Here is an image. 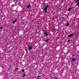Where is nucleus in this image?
Segmentation results:
<instances>
[{
	"mask_svg": "<svg viewBox=\"0 0 79 79\" xmlns=\"http://www.w3.org/2000/svg\"><path fill=\"white\" fill-rule=\"evenodd\" d=\"M49 8V5H46L45 6V7L44 8V11H47V8Z\"/></svg>",
	"mask_w": 79,
	"mask_h": 79,
	"instance_id": "f257e3e1",
	"label": "nucleus"
},
{
	"mask_svg": "<svg viewBox=\"0 0 79 79\" xmlns=\"http://www.w3.org/2000/svg\"><path fill=\"white\" fill-rule=\"evenodd\" d=\"M74 34H71L70 35H68V37H72L73 35Z\"/></svg>",
	"mask_w": 79,
	"mask_h": 79,
	"instance_id": "f03ea898",
	"label": "nucleus"
},
{
	"mask_svg": "<svg viewBox=\"0 0 79 79\" xmlns=\"http://www.w3.org/2000/svg\"><path fill=\"white\" fill-rule=\"evenodd\" d=\"M16 21H17V19H15V20L13 21V24H15V23H16Z\"/></svg>",
	"mask_w": 79,
	"mask_h": 79,
	"instance_id": "7ed1b4c3",
	"label": "nucleus"
},
{
	"mask_svg": "<svg viewBox=\"0 0 79 79\" xmlns=\"http://www.w3.org/2000/svg\"><path fill=\"white\" fill-rule=\"evenodd\" d=\"M30 7H31V5H30V4L28 5L27 7V8H30Z\"/></svg>",
	"mask_w": 79,
	"mask_h": 79,
	"instance_id": "20e7f679",
	"label": "nucleus"
},
{
	"mask_svg": "<svg viewBox=\"0 0 79 79\" xmlns=\"http://www.w3.org/2000/svg\"><path fill=\"white\" fill-rule=\"evenodd\" d=\"M32 48L31 46L29 47L28 48L29 50H32Z\"/></svg>",
	"mask_w": 79,
	"mask_h": 79,
	"instance_id": "39448f33",
	"label": "nucleus"
},
{
	"mask_svg": "<svg viewBox=\"0 0 79 79\" xmlns=\"http://www.w3.org/2000/svg\"><path fill=\"white\" fill-rule=\"evenodd\" d=\"M55 30H56L55 29V28H53L52 30V32H54V31H55Z\"/></svg>",
	"mask_w": 79,
	"mask_h": 79,
	"instance_id": "423d86ee",
	"label": "nucleus"
},
{
	"mask_svg": "<svg viewBox=\"0 0 79 79\" xmlns=\"http://www.w3.org/2000/svg\"><path fill=\"white\" fill-rule=\"evenodd\" d=\"M23 78H24V77H25V76H26V74H25V73H23Z\"/></svg>",
	"mask_w": 79,
	"mask_h": 79,
	"instance_id": "0eeeda50",
	"label": "nucleus"
},
{
	"mask_svg": "<svg viewBox=\"0 0 79 79\" xmlns=\"http://www.w3.org/2000/svg\"><path fill=\"white\" fill-rule=\"evenodd\" d=\"M44 34L46 36H47V35H48V34H47V32H45L44 33Z\"/></svg>",
	"mask_w": 79,
	"mask_h": 79,
	"instance_id": "6e6552de",
	"label": "nucleus"
},
{
	"mask_svg": "<svg viewBox=\"0 0 79 79\" xmlns=\"http://www.w3.org/2000/svg\"><path fill=\"white\" fill-rule=\"evenodd\" d=\"M75 60V58H73V59L72 60V61H74Z\"/></svg>",
	"mask_w": 79,
	"mask_h": 79,
	"instance_id": "1a4fd4ad",
	"label": "nucleus"
},
{
	"mask_svg": "<svg viewBox=\"0 0 79 79\" xmlns=\"http://www.w3.org/2000/svg\"><path fill=\"white\" fill-rule=\"evenodd\" d=\"M69 23H67V24L66 25V27H68V26H69Z\"/></svg>",
	"mask_w": 79,
	"mask_h": 79,
	"instance_id": "9d476101",
	"label": "nucleus"
},
{
	"mask_svg": "<svg viewBox=\"0 0 79 79\" xmlns=\"http://www.w3.org/2000/svg\"><path fill=\"white\" fill-rule=\"evenodd\" d=\"M78 1H79V0H76L75 1V3H77V2H78Z\"/></svg>",
	"mask_w": 79,
	"mask_h": 79,
	"instance_id": "9b49d317",
	"label": "nucleus"
},
{
	"mask_svg": "<svg viewBox=\"0 0 79 79\" xmlns=\"http://www.w3.org/2000/svg\"><path fill=\"white\" fill-rule=\"evenodd\" d=\"M77 6L78 7L79 6V1L78 2V3H77Z\"/></svg>",
	"mask_w": 79,
	"mask_h": 79,
	"instance_id": "f8f14e48",
	"label": "nucleus"
},
{
	"mask_svg": "<svg viewBox=\"0 0 79 79\" xmlns=\"http://www.w3.org/2000/svg\"><path fill=\"white\" fill-rule=\"evenodd\" d=\"M71 8H69V9H68V11H71Z\"/></svg>",
	"mask_w": 79,
	"mask_h": 79,
	"instance_id": "ddd939ff",
	"label": "nucleus"
},
{
	"mask_svg": "<svg viewBox=\"0 0 79 79\" xmlns=\"http://www.w3.org/2000/svg\"><path fill=\"white\" fill-rule=\"evenodd\" d=\"M39 77H40V76H38L37 77V79H39Z\"/></svg>",
	"mask_w": 79,
	"mask_h": 79,
	"instance_id": "4468645a",
	"label": "nucleus"
},
{
	"mask_svg": "<svg viewBox=\"0 0 79 79\" xmlns=\"http://www.w3.org/2000/svg\"><path fill=\"white\" fill-rule=\"evenodd\" d=\"M22 73L24 72V69H23L22 70Z\"/></svg>",
	"mask_w": 79,
	"mask_h": 79,
	"instance_id": "2eb2a0df",
	"label": "nucleus"
},
{
	"mask_svg": "<svg viewBox=\"0 0 79 79\" xmlns=\"http://www.w3.org/2000/svg\"><path fill=\"white\" fill-rule=\"evenodd\" d=\"M48 40H49V39H48V40H45V42H47Z\"/></svg>",
	"mask_w": 79,
	"mask_h": 79,
	"instance_id": "dca6fc26",
	"label": "nucleus"
},
{
	"mask_svg": "<svg viewBox=\"0 0 79 79\" xmlns=\"http://www.w3.org/2000/svg\"><path fill=\"white\" fill-rule=\"evenodd\" d=\"M18 68H15V70L16 71V70H18Z\"/></svg>",
	"mask_w": 79,
	"mask_h": 79,
	"instance_id": "f3484780",
	"label": "nucleus"
},
{
	"mask_svg": "<svg viewBox=\"0 0 79 79\" xmlns=\"http://www.w3.org/2000/svg\"><path fill=\"white\" fill-rule=\"evenodd\" d=\"M72 56H73V57H74L75 56V55H74V54H73Z\"/></svg>",
	"mask_w": 79,
	"mask_h": 79,
	"instance_id": "a211bd4d",
	"label": "nucleus"
},
{
	"mask_svg": "<svg viewBox=\"0 0 79 79\" xmlns=\"http://www.w3.org/2000/svg\"><path fill=\"white\" fill-rule=\"evenodd\" d=\"M68 42H70V40H69L68 41Z\"/></svg>",
	"mask_w": 79,
	"mask_h": 79,
	"instance_id": "6ab92c4d",
	"label": "nucleus"
},
{
	"mask_svg": "<svg viewBox=\"0 0 79 79\" xmlns=\"http://www.w3.org/2000/svg\"><path fill=\"white\" fill-rule=\"evenodd\" d=\"M1 29H3V27H1L0 28Z\"/></svg>",
	"mask_w": 79,
	"mask_h": 79,
	"instance_id": "aec40b11",
	"label": "nucleus"
},
{
	"mask_svg": "<svg viewBox=\"0 0 79 79\" xmlns=\"http://www.w3.org/2000/svg\"><path fill=\"white\" fill-rule=\"evenodd\" d=\"M44 13H46L47 12V10H44Z\"/></svg>",
	"mask_w": 79,
	"mask_h": 79,
	"instance_id": "412c9836",
	"label": "nucleus"
},
{
	"mask_svg": "<svg viewBox=\"0 0 79 79\" xmlns=\"http://www.w3.org/2000/svg\"><path fill=\"white\" fill-rule=\"evenodd\" d=\"M44 29H47V27H45Z\"/></svg>",
	"mask_w": 79,
	"mask_h": 79,
	"instance_id": "4be33fe9",
	"label": "nucleus"
},
{
	"mask_svg": "<svg viewBox=\"0 0 79 79\" xmlns=\"http://www.w3.org/2000/svg\"><path fill=\"white\" fill-rule=\"evenodd\" d=\"M19 2V1H17V2Z\"/></svg>",
	"mask_w": 79,
	"mask_h": 79,
	"instance_id": "5701e85b",
	"label": "nucleus"
},
{
	"mask_svg": "<svg viewBox=\"0 0 79 79\" xmlns=\"http://www.w3.org/2000/svg\"><path fill=\"white\" fill-rule=\"evenodd\" d=\"M55 79H58V78H55Z\"/></svg>",
	"mask_w": 79,
	"mask_h": 79,
	"instance_id": "b1692460",
	"label": "nucleus"
}]
</instances>
